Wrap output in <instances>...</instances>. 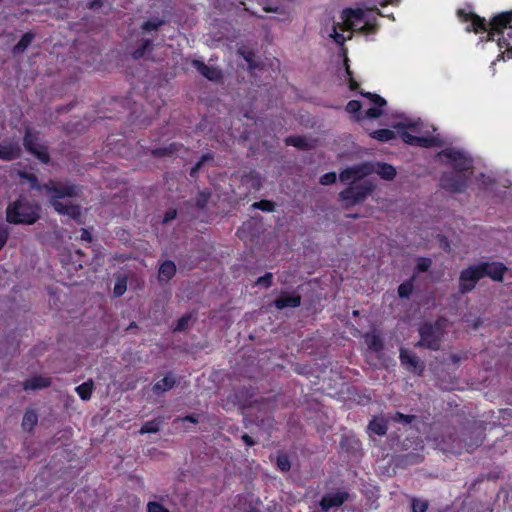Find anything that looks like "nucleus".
Segmentation results:
<instances>
[{
	"instance_id": "1",
	"label": "nucleus",
	"mask_w": 512,
	"mask_h": 512,
	"mask_svg": "<svg viewBox=\"0 0 512 512\" xmlns=\"http://www.w3.org/2000/svg\"><path fill=\"white\" fill-rule=\"evenodd\" d=\"M41 207L26 196H19L6 209V221L10 224L32 225L40 219Z\"/></svg>"
},
{
	"instance_id": "2",
	"label": "nucleus",
	"mask_w": 512,
	"mask_h": 512,
	"mask_svg": "<svg viewBox=\"0 0 512 512\" xmlns=\"http://www.w3.org/2000/svg\"><path fill=\"white\" fill-rule=\"evenodd\" d=\"M420 340L415 344L416 347L426 348L432 351L440 349L443 336V323L441 319L434 323L425 322L419 329Z\"/></svg>"
},
{
	"instance_id": "3",
	"label": "nucleus",
	"mask_w": 512,
	"mask_h": 512,
	"mask_svg": "<svg viewBox=\"0 0 512 512\" xmlns=\"http://www.w3.org/2000/svg\"><path fill=\"white\" fill-rule=\"evenodd\" d=\"M396 128L399 131L401 139L406 144L422 148H432L440 146V140L435 136H415L407 131L408 129L415 133H419V122L399 123L396 125Z\"/></svg>"
},
{
	"instance_id": "4",
	"label": "nucleus",
	"mask_w": 512,
	"mask_h": 512,
	"mask_svg": "<svg viewBox=\"0 0 512 512\" xmlns=\"http://www.w3.org/2000/svg\"><path fill=\"white\" fill-rule=\"evenodd\" d=\"M374 189L375 186L370 181H364L359 184L351 183L339 193V199L344 202L346 208H349L363 202Z\"/></svg>"
},
{
	"instance_id": "5",
	"label": "nucleus",
	"mask_w": 512,
	"mask_h": 512,
	"mask_svg": "<svg viewBox=\"0 0 512 512\" xmlns=\"http://www.w3.org/2000/svg\"><path fill=\"white\" fill-rule=\"evenodd\" d=\"M40 132L32 127H25L23 136V146L25 150L37 158L43 164H49L51 161L47 146L39 143Z\"/></svg>"
},
{
	"instance_id": "6",
	"label": "nucleus",
	"mask_w": 512,
	"mask_h": 512,
	"mask_svg": "<svg viewBox=\"0 0 512 512\" xmlns=\"http://www.w3.org/2000/svg\"><path fill=\"white\" fill-rule=\"evenodd\" d=\"M45 192L49 195V201L53 207V202L60 201L63 198H73L78 195L79 187L75 184L55 182L49 180L42 185Z\"/></svg>"
},
{
	"instance_id": "7",
	"label": "nucleus",
	"mask_w": 512,
	"mask_h": 512,
	"mask_svg": "<svg viewBox=\"0 0 512 512\" xmlns=\"http://www.w3.org/2000/svg\"><path fill=\"white\" fill-rule=\"evenodd\" d=\"M483 278V274L479 268V264L470 265L460 272L459 276V292L467 294L471 292L479 280Z\"/></svg>"
},
{
	"instance_id": "8",
	"label": "nucleus",
	"mask_w": 512,
	"mask_h": 512,
	"mask_svg": "<svg viewBox=\"0 0 512 512\" xmlns=\"http://www.w3.org/2000/svg\"><path fill=\"white\" fill-rule=\"evenodd\" d=\"M439 155L447 158L453 169L459 173L472 169V160L462 151L446 148Z\"/></svg>"
},
{
	"instance_id": "9",
	"label": "nucleus",
	"mask_w": 512,
	"mask_h": 512,
	"mask_svg": "<svg viewBox=\"0 0 512 512\" xmlns=\"http://www.w3.org/2000/svg\"><path fill=\"white\" fill-rule=\"evenodd\" d=\"M468 185V178L461 173H444L440 178V186L451 193H461Z\"/></svg>"
},
{
	"instance_id": "10",
	"label": "nucleus",
	"mask_w": 512,
	"mask_h": 512,
	"mask_svg": "<svg viewBox=\"0 0 512 512\" xmlns=\"http://www.w3.org/2000/svg\"><path fill=\"white\" fill-rule=\"evenodd\" d=\"M399 359L401 365L409 372L422 376L425 370V364L421 359L413 352L406 348H401L399 352Z\"/></svg>"
},
{
	"instance_id": "11",
	"label": "nucleus",
	"mask_w": 512,
	"mask_h": 512,
	"mask_svg": "<svg viewBox=\"0 0 512 512\" xmlns=\"http://www.w3.org/2000/svg\"><path fill=\"white\" fill-rule=\"evenodd\" d=\"M512 13L503 12L496 15L491 22L487 23V39L493 41L495 35L503 34L504 29L511 27Z\"/></svg>"
},
{
	"instance_id": "12",
	"label": "nucleus",
	"mask_w": 512,
	"mask_h": 512,
	"mask_svg": "<svg viewBox=\"0 0 512 512\" xmlns=\"http://www.w3.org/2000/svg\"><path fill=\"white\" fill-rule=\"evenodd\" d=\"M457 16L461 22H470L466 27L467 32L480 33L487 31V22L483 17H480L474 12H467L464 9L457 11Z\"/></svg>"
},
{
	"instance_id": "13",
	"label": "nucleus",
	"mask_w": 512,
	"mask_h": 512,
	"mask_svg": "<svg viewBox=\"0 0 512 512\" xmlns=\"http://www.w3.org/2000/svg\"><path fill=\"white\" fill-rule=\"evenodd\" d=\"M349 492L337 490L336 492L326 493L320 500V507L323 511H329L332 508L342 506L348 499Z\"/></svg>"
},
{
	"instance_id": "14",
	"label": "nucleus",
	"mask_w": 512,
	"mask_h": 512,
	"mask_svg": "<svg viewBox=\"0 0 512 512\" xmlns=\"http://www.w3.org/2000/svg\"><path fill=\"white\" fill-rule=\"evenodd\" d=\"M479 268L484 277H489L494 281H503L504 275L507 272V267L501 262H482Z\"/></svg>"
},
{
	"instance_id": "15",
	"label": "nucleus",
	"mask_w": 512,
	"mask_h": 512,
	"mask_svg": "<svg viewBox=\"0 0 512 512\" xmlns=\"http://www.w3.org/2000/svg\"><path fill=\"white\" fill-rule=\"evenodd\" d=\"M191 65L209 81L220 82L223 79V73L218 67L208 66L198 59H193Z\"/></svg>"
},
{
	"instance_id": "16",
	"label": "nucleus",
	"mask_w": 512,
	"mask_h": 512,
	"mask_svg": "<svg viewBox=\"0 0 512 512\" xmlns=\"http://www.w3.org/2000/svg\"><path fill=\"white\" fill-rule=\"evenodd\" d=\"M302 298L299 294H290L287 291H281L274 299L273 305L277 310L285 308H297L301 305Z\"/></svg>"
},
{
	"instance_id": "17",
	"label": "nucleus",
	"mask_w": 512,
	"mask_h": 512,
	"mask_svg": "<svg viewBox=\"0 0 512 512\" xmlns=\"http://www.w3.org/2000/svg\"><path fill=\"white\" fill-rule=\"evenodd\" d=\"M367 174L368 171L365 165H355L341 171L339 179L343 183L350 182V184H355V181L362 179Z\"/></svg>"
},
{
	"instance_id": "18",
	"label": "nucleus",
	"mask_w": 512,
	"mask_h": 512,
	"mask_svg": "<svg viewBox=\"0 0 512 512\" xmlns=\"http://www.w3.org/2000/svg\"><path fill=\"white\" fill-rule=\"evenodd\" d=\"M51 379L41 375L32 376L22 382V388L25 391L42 390L51 386Z\"/></svg>"
},
{
	"instance_id": "19",
	"label": "nucleus",
	"mask_w": 512,
	"mask_h": 512,
	"mask_svg": "<svg viewBox=\"0 0 512 512\" xmlns=\"http://www.w3.org/2000/svg\"><path fill=\"white\" fill-rule=\"evenodd\" d=\"M53 208L62 215H67L72 219L79 221L81 217V207L76 204H64L61 201L53 202Z\"/></svg>"
},
{
	"instance_id": "20",
	"label": "nucleus",
	"mask_w": 512,
	"mask_h": 512,
	"mask_svg": "<svg viewBox=\"0 0 512 512\" xmlns=\"http://www.w3.org/2000/svg\"><path fill=\"white\" fill-rule=\"evenodd\" d=\"M365 13L360 9L347 8L343 10V18L348 29H355L364 21Z\"/></svg>"
},
{
	"instance_id": "21",
	"label": "nucleus",
	"mask_w": 512,
	"mask_h": 512,
	"mask_svg": "<svg viewBox=\"0 0 512 512\" xmlns=\"http://www.w3.org/2000/svg\"><path fill=\"white\" fill-rule=\"evenodd\" d=\"M21 147L18 142H10L0 146V160L13 161L21 156Z\"/></svg>"
},
{
	"instance_id": "22",
	"label": "nucleus",
	"mask_w": 512,
	"mask_h": 512,
	"mask_svg": "<svg viewBox=\"0 0 512 512\" xmlns=\"http://www.w3.org/2000/svg\"><path fill=\"white\" fill-rule=\"evenodd\" d=\"M387 430H388V419H385L384 417L374 416L369 421L368 431L370 433L382 437V436L386 435Z\"/></svg>"
},
{
	"instance_id": "23",
	"label": "nucleus",
	"mask_w": 512,
	"mask_h": 512,
	"mask_svg": "<svg viewBox=\"0 0 512 512\" xmlns=\"http://www.w3.org/2000/svg\"><path fill=\"white\" fill-rule=\"evenodd\" d=\"M175 385L176 379L172 373H169L164 378L153 384L152 391L154 394L160 395L171 390Z\"/></svg>"
},
{
	"instance_id": "24",
	"label": "nucleus",
	"mask_w": 512,
	"mask_h": 512,
	"mask_svg": "<svg viewBox=\"0 0 512 512\" xmlns=\"http://www.w3.org/2000/svg\"><path fill=\"white\" fill-rule=\"evenodd\" d=\"M176 265L172 260H165L159 267L158 279L160 282L170 281L176 274Z\"/></svg>"
},
{
	"instance_id": "25",
	"label": "nucleus",
	"mask_w": 512,
	"mask_h": 512,
	"mask_svg": "<svg viewBox=\"0 0 512 512\" xmlns=\"http://www.w3.org/2000/svg\"><path fill=\"white\" fill-rule=\"evenodd\" d=\"M38 423V414L34 409H26L22 422L21 427L24 431L31 433L33 432L35 426Z\"/></svg>"
},
{
	"instance_id": "26",
	"label": "nucleus",
	"mask_w": 512,
	"mask_h": 512,
	"mask_svg": "<svg viewBox=\"0 0 512 512\" xmlns=\"http://www.w3.org/2000/svg\"><path fill=\"white\" fill-rule=\"evenodd\" d=\"M374 172L387 181L393 180L396 176V169L394 166L385 162L376 163Z\"/></svg>"
},
{
	"instance_id": "27",
	"label": "nucleus",
	"mask_w": 512,
	"mask_h": 512,
	"mask_svg": "<svg viewBox=\"0 0 512 512\" xmlns=\"http://www.w3.org/2000/svg\"><path fill=\"white\" fill-rule=\"evenodd\" d=\"M35 39V34L31 31L24 33L17 44L12 48L14 55L22 54Z\"/></svg>"
},
{
	"instance_id": "28",
	"label": "nucleus",
	"mask_w": 512,
	"mask_h": 512,
	"mask_svg": "<svg viewBox=\"0 0 512 512\" xmlns=\"http://www.w3.org/2000/svg\"><path fill=\"white\" fill-rule=\"evenodd\" d=\"M181 148H182V144L173 142L167 146L152 149L151 155L154 157H157V158L170 156V155H173L174 153L178 152Z\"/></svg>"
},
{
	"instance_id": "29",
	"label": "nucleus",
	"mask_w": 512,
	"mask_h": 512,
	"mask_svg": "<svg viewBox=\"0 0 512 512\" xmlns=\"http://www.w3.org/2000/svg\"><path fill=\"white\" fill-rule=\"evenodd\" d=\"M483 442V439L480 436L471 439V441L463 440V445L458 444L457 446L451 447V450L455 453H460V450L464 449L466 452L472 453L477 447H479Z\"/></svg>"
},
{
	"instance_id": "30",
	"label": "nucleus",
	"mask_w": 512,
	"mask_h": 512,
	"mask_svg": "<svg viewBox=\"0 0 512 512\" xmlns=\"http://www.w3.org/2000/svg\"><path fill=\"white\" fill-rule=\"evenodd\" d=\"M365 343L367 344L369 350L378 353L384 349V344L381 337L378 334H366Z\"/></svg>"
},
{
	"instance_id": "31",
	"label": "nucleus",
	"mask_w": 512,
	"mask_h": 512,
	"mask_svg": "<svg viewBox=\"0 0 512 512\" xmlns=\"http://www.w3.org/2000/svg\"><path fill=\"white\" fill-rule=\"evenodd\" d=\"M94 384L92 380H88L75 388L76 393L83 401H88L92 397Z\"/></svg>"
},
{
	"instance_id": "32",
	"label": "nucleus",
	"mask_w": 512,
	"mask_h": 512,
	"mask_svg": "<svg viewBox=\"0 0 512 512\" xmlns=\"http://www.w3.org/2000/svg\"><path fill=\"white\" fill-rule=\"evenodd\" d=\"M414 280L415 276H412L410 279L402 282L398 286V296L403 299H407L411 296L413 290H414Z\"/></svg>"
},
{
	"instance_id": "33",
	"label": "nucleus",
	"mask_w": 512,
	"mask_h": 512,
	"mask_svg": "<svg viewBox=\"0 0 512 512\" xmlns=\"http://www.w3.org/2000/svg\"><path fill=\"white\" fill-rule=\"evenodd\" d=\"M152 45L151 39H142L140 45L132 52V58L135 60L143 58L146 52L152 49Z\"/></svg>"
},
{
	"instance_id": "34",
	"label": "nucleus",
	"mask_w": 512,
	"mask_h": 512,
	"mask_svg": "<svg viewBox=\"0 0 512 512\" xmlns=\"http://www.w3.org/2000/svg\"><path fill=\"white\" fill-rule=\"evenodd\" d=\"M19 176L21 179L26 180L29 184L31 189L38 190V191H45V189L42 188L43 184L39 183L38 177L34 173H30L27 171H20Z\"/></svg>"
},
{
	"instance_id": "35",
	"label": "nucleus",
	"mask_w": 512,
	"mask_h": 512,
	"mask_svg": "<svg viewBox=\"0 0 512 512\" xmlns=\"http://www.w3.org/2000/svg\"><path fill=\"white\" fill-rule=\"evenodd\" d=\"M370 136L380 142H389L395 138V133L387 128L374 130Z\"/></svg>"
},
{
	"instance_id": "36",
	"label": "nucleus",
	"mask_w": 512,
	"mask_h": 512,
	"mask_svg": "<svg viewBox=\"0 0 512 512\" xmlns=\"http://www.w3.org/2000/svg\"><path fill=\"white\" fill-rule=\"evenodd\" d=\"M162 423L163 420L160 418L147 421L141 426L139 432L140 434L157 433L160 430Z\"/></svg>"
},
{
	"instance_id": "37",
	"label": "nucleus",
	"mask_w": 512,
	"mask_h": 512,
	"mask_svg": "<svg viewBox=\"0 0 512 512\" xmlns=\"http://www.w3.org/2000/svg\"><path fill=\"white\" fill-rule=\"evenodd\" d=\"M238 54L243 57L248 65L249 70H255L259 67V64L255 60V53L251 50H247L245 48H239Z\"/></svg>"
},
{
	"instance_id": "38",
	"label": "nucleus",
	"mask_w": 512,
	"mask_h": 512,
	"mask_svg": "<svg viewBox=\"0 0 512 512\" xmlns=\"http://www.w3.org/2000/svg\"><path fill=\"white\" fill-rule=\"evenodd\" d=\"M361 109L362 104L358 100H350L345 106V110L352 114L356 120L364 119Z\"/></svg>"
},
{
	"instance_id": "39",
	"label": "nucleus",
	"mask_w": 512,
	"mask_h": 512,
	"mask_svg": "<svg viewBox=\"0 0 512 512\" xmlns=\"http://www.w3.org/2000/svg\"><path fill=\"white\" fill-rule=\"evenodd\" d=\"M211 191L209 189H204V190H201L198 192V194L196 195L195 197V206L198 208V209H204L210 198H211Z\"/></svg>"
},
{
	"instance_id": "40",
	"label": "nucleus",
	"mask_w": 512,
	"mask_h": 512,
	"mask_svg": "<svg viewBox=\"0 0 512 512\" xmlns=\"http://www.w3.org/2000/svg\"><path fill=\"white\" fill-rule=\"evenodd\" d=\"M127 277L125 275H120L116 278L113 294L115 297H121L127 290Z\"/></svg>"
},
{
	"instance_id": "41",
	"label": "nucleus",
	"mask_w": 512,
	"mask_h": 512,
	"mask_svg": "<svg viewBox=\"0 0 512 512\" xmlns=\"http://www.w3.org/2000/svg\"><path fill=\"white\" fill-rule=\"evenodd\" d=\"M358 93L369 99L371 103H373L374 105L376 106H379V107H384L387 105V101L380 95L376 94V93H372V92H366L364 90H359Z\"/></svg>"
},
{
	"instance_id": "42",
	"label": "nucleus",
	"mask_w": 512,
	"mask_h": 512,
	"mask_svg": "<svg viewBox=\"0 0 512 512\" xmlns=\"http://www.w3.org/2000/svg\"><path fill=\"white\" fill-rule=\"evenodd\" d=\"M416 419L415 415H407L403 414L399 411L395 412L393 415L389 417V420L395 423H401L403 425H409Z\"/></svg>"
},
{
	"instance_id": "43",
	"label": "nucleus",
	"mask_w": 512,
	"mask_h": 512,
	"mask_svg": "<svg viewBox=\"0 0 512 512\" xmlns=\"http://www.w3.org/2000/svg\"><path fill=\"white\" fill-rule=\"evenodd\" d=\"M252 208L259 209L264 212H273L276 208L275 202L267 199H262L252 204Z\"/></svg>"
},
{
	"instance_id": "44",
	"label": "nucleus",
	"mask_w": 512,
	"mask_h": 512,
	"mask_svg": "<svg viewBox=\"0 0 512 512\" xmlns=\"http://www.w3.org/2000/svg\"><path fill=\"white\" fill-rule=\"evenodd\" d=\"M164 23H165L164 20L155 17V18H150L147 21H145L141 27L144 31L150 32V31L158 30Z\"/></svg>"
},
{
	"instance_id": "45",
	"label": "nucleus",
	"mask_w": 512,
	"mask_h": 512,
	"mask_svg": "<svg viewBox=\"0 0 512 512\" xmlns=\"http://www.w3.org/2000/svg\"><path fill=\"white\" fill-rule=\"evenodd\" d=\"M286 145L294 146L299 149H306L307 142L304 137L301 136H290L285 139Z\"/></svg>"
},
{
	"instance_id": "46",
	"label": "nucleus",
	"mask_w": 512,
	"mask_h": 512,
	"mask_svg": "<svg viewBox=\"0 0 512 512\" xmlns=\"http://www.w3.org/2000/svg\"><path fill=\"white\" fill-rule=\"evenodd\" d=\"M276 465L281 472H288L291 469L288 455L284 453L279 454L276 459Z\"/></svg>"
},
{
	"instance_id": "47",
	"label": "nucleus",
	"mask_w": 512,
	"mask_h": 512,
	"mask_svg": "<svg viewBox=\"0 0 512 512\" xmlns=\"http://www.w3.org/2000/svg\"><path fill=\"white\" fill-rule=\"evenodd\" d=\"M432 265V260L428 257H419L416 262V273L427 272Z\"/></svg>"
},
{
	"instance_id": "48",
	"label": "nucleus",
	"mask_w": 512,
	"mask_h": 512,
	"mask_svg": "<svg viewBox=\"0 0 512 512\" xmlns=\"http://www.w3.org/2000/svg\"><path fill=\"white\" fill-rule=\"evenodd\" d=\"M190 321H191V315L190 314L183 315L182 317H180L177 320V322H176V324H175V326L173 328V331L174 332H183V331H185L188 328Z\"/></svg>"
},
{
	"instance_id": "49",
	"label": "nucleus",
	"mask_w": 512,
	"mask_h": 512,
	"mask_svg": "<svg viewBox=\"0 0 512 512\" xmlns=\"http://www.w3.org/2000/svg\"><path fill=\"white\" fill-rule=\"evenodd\" d=\"M382 107L376 106L371 107L368 110H366L365 114L363 115L364 119H377L383 115V111L381 109Z\"/></svg>"
},
{
	"instance_id": "50",
	"label": "nucleus",
	"mask_w": 512,
	"mask_h": 512,
	"mask_svg": "<svg viewBox=\"0 0 512 512\" xmlns=\"http://www.w3.org/2000/svg\"><path fill=\"white\" fill-rule=\"evenodd\" d=\"M412 512H426L428 509V502L418 499H413L411 504Z\"/></svg>"
},
{
	"instance_id": "51",
	"label": "nucleus",
	"mask_w": 512,
	"mask_h": 512,
	"mask_svg": "<svg viewBox=\"0 0 512 512\" xmlns=\"http://www.w3.org/2000/svg\"><path fill=\"white\" fill-rule=\"evenodd\" d=\"M347 61L348 60H345V66H346V73L348 75V85H349V89L351 91H356L359 89V83L353 78V73L352 71L350 70V67L349 65L347 64Z\"/></svg>"
},
{
	"instance_id": "52",
	"label": "nucleus",
	"mask_w": 512,
	"mask_h": 512,
	"mask_svg": "<svg viewBox=\"0 0 512 512\" xmlns=\"http://www.w3.org/2000/svg\"><path fill=\"white\" fill-rule=\"evenodd\" d=\"M273 274L267 272L265 275L259 277L256 280V285L263 286L265 288H269L272 285Z\"/></svg>"
},
{
	"instance_id": "53",
	"label": "nucleus",
	"mask_w": 512,
	"mask_h": 512,
	"mask_svg": "<svg viewBox=\"0 0 512 512\" xmlns=\"http://www.w3.org/2000/svg\"><path fill=\"white\" fill-rule=\"evenodd\" d=\"M147 512H170L161 503L150 501L147 504Z\"/></svg>"
},
{
	"instance_id": "54",
	"label": "nucleus",
	"mask_w": 512,
	"mask_h": 512,
	"mask_svg": "<svg viewBox=\"0 0 512 512\" xmlns=\"http://www.w3.org/2000/svg\"><path fill=\"white\" fill-rule=\"evenodd\" d=\"M337 176L335 172L325 173L320 177V184L322 185H331L336 182Z\"/></svg>"
},
{
	"instance_id": "55",
	"label": "nucleus",
	"mask_w": 512,
	"mask_h": 512,
	"mask_svg": "<svg viewBox=\"0 0 512 512\" xmlns=\"http://www.w3.org/2000/svg\"><path fill=\"white\" fill-rule=\"evenodd\" d=\"M9 228L7 226L0 225V251L6 245L9 238Z\"/></svg>"
},
{
	"instance_id": "56",
	"label": "nucleus",
	"mask_w": 512,
	"mask_h": 512,
	"mask_svg": "<svg viewBox=\"0 0 512 512\" xmlns=\"http://www.w3.org/2000/svg\"><path fill=\"white\" fill-rule=\"evenodd\" d=\"M177 216V210L176 209H169L165 212L162 223L168 224L172 220H174Z\"/></svg>"
},
{
	"instance_id": "57",
	"label": "nucleus",
	"mask_w": 512,
	"mask_h": 512,
	"mask_svg": "<svg viewBox=\"0 0 512 512\" xmlns=\"http://www.w3.org/2000/svg\"><path fill=\"white\" fill-rule=\"evenodd\" d=\"M359 29L367 34L374 33L377 29V25L373 24V23L366 22Z\"/></svg>"
},
{
	"instance_id": "58",
	"label": "nucleus",
	"mask_w": 512,
	"mask_h": 512,
	"mask_svg": "<svg viewBox=\"0 0 512 512\" xmlns=\"http://www.w3.org/2000/svg\"><path fill=\"white\" fill-rule=\"evenodd\" d=\"M331 37L334 39V41L339 44V45H343L344 42L346 41V38L344 37L343 34H340L336 31V28L334 27L333 29V34H331Z\"/></svg>"
},
{
	"instance_id": "59",
	"label": "nucleus",
	"mask_w": 512,
	"mask_h": 512,
	"mask_svg": "<svg viewBox=\"0 0 512 512\" xmlns=\"http://www.w3.org/2000/svg\"><path fill=\"white\" fill-rule=\"evenodd\" d=\"M80 232H81L80 239L82 241H86L88 243H90L92 241V234L88 229L81 228Z\"/></svg>"
},
{
	"instance_id": "60",
	"label": "nucleus",
	"mask_w": 512,
	"mask_h": 512,
	"mask_svg": "<svg viewBox=\"0 0 512 512\" xmlns=\"http://www.w3.org/2000/svg\"><path fill=\"white\" fill-rule=\"evenodd\" d=\"M202 168V165L197 162L191 169H190V172H189V175L191 178H197L198 177V174H199V171L200 169Z\"/></svg>"
},
{
	"instance_id": "61",
	"label": "nucleus",
	"mask_w": 512,
	"mask_h": 512,
	"mask_svg": "<svg viewBox=\"0 0 512 512\" xmlns=\"http://www.w3.org/2000/svg\"><path fill=\"white\" fill-rule=\"evenodd\" d=\"M182 422H190V423H193V424H197L199 422V419H198V416L195 415V414H189V415H186L185 417H182L180 419Z\"/></svg>"
},
{
	"instance_id": "62",
	"label": "nucleus",
	"mask_w": 512,
	"mask_h": 512,
	"mask_svg": "<svg viewBox=\"0 0 512 512\" xmlns=\"http://www.w3.org/2000/svg\"><path fill=\"white\" fill-rule=\"evenodd\" d=\"M213 159H214V155L211 152H208V153L203 154L200 157L198 162L203 166L206 162L213 161Z\"/></svg>"
},
{
	"instance_id": "63",
	"label": "nucleus",
	"mask_w": 512,
	"mask_h": 512,
	"mask_svg": "<svg viewBox=\"0 0 512 512\" xmlns=\"http://www.w3.org/2000/svg\"><path fill=\"white\" fill-rule=\"evenodd\" d=\"M242 440L247 446H254L256 444V441L248 434H243Z\"/></svg>"
},
{
	"instance_id": "64",
	"label": "nucleus",
	"mask_w": 512,
	"mask_h": 512,
	"mask_svg": "<svg viewBox=\"0 0 512 512\" xmlns=\"http://www.w3.org/2000/svg\"><path fill=\"white\" fill-rule=\"evenodd\" d=\"M497 42H498V46L500 49H502V48L506 49L510 45L508 39L505 38L504 36L498 38Z\"/></svg>"
}]
</instances>
